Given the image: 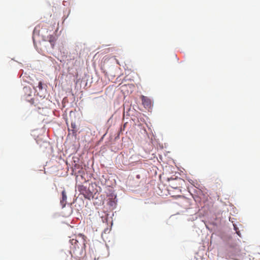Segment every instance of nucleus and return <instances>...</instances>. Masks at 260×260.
Listing matches in <instances>:
<instances>
[{"label":"nucleus","mask_w":260,"mask_h":260,"mask_svg":"<svg viewBox=\"0 0 260 260\" xmlns=\"http://www.w3.org/2000/svg\"><path fill=\"white\" fill-rule=\"evenodd\" d=\"M49 41L50 42L51 45L52 46V47L54 46V43H55V39H54V37L51 36L50 37V39L49 40Z\"/></svg>","instance_id":"obj_4"},{"label":"nucleus","mask_w":260,"mask_h":260,"mask_svg":"<svg viewBox=\"0 0 260 260\" xmlns=\"http://www.w3.org/2000/svg\"><path fill=\"white\" fill-rule=\"evenodd\" d=\"M43 83L41 81H40L39 82V84H38V88H39L40 90H42L43 88Z\"/></svg>","instance_id":"obj_6"},{"label":"nucleus","mask_w":260,"mask_h":260,"mask_svg":"<svg viewBox=\"0 0 260 260\" xmlns=\"http://www.w3.org/2000/svg\"><path fill=\"white\" fill-rule=\"evenodd\" d=\"M116 62H117V64H119V63L117 60H116Z\"/></svg>","instance_id":"obj_9"},{"label":"nucleus","mask_w":260,"mask_h":260,"mask_svg":"<svg viewBox=\"0 0 260 260\" xmlns=\"http://www.w3.org/2000/svg\"><path fill=\"white\" fill-rule=\"evenodd\" d=\"M71 127L73 128L72 131L73 134H75L76 133V131L75 130L76 128V125L75 123H71Z\"/></svg>","instance_id":"obj_5"},{"label":"nucleus","mask_w":260,"mask_h":260,"mask_svg":"<svg viewBox=\"0 0 260 260\" xmlns=\"http://www.w3.org/2000/svg\"><path fill=\"white\" fill-rule=\"evenodd\" d=\"M78 190L81 194L84 196L85 198L89 199L92 196V193L83 185H79Z\"/></svg>","instance_id":"obj_1"},{"label":"nucleus","mask_w":260,"mask_h":260,"mask_svg":"<svg viewBox=\"0 0 260 260\" xmlns=\"http://www.w3.org/2000/svg\"><path fill=\"white\" fill-rule=\"evenodd\" d=\"M38 28H40V25L36 26L35 28V30H37Z\"/></svg>","instance_id":"obj_8"},{"label":"nucleus","mask_w":260,"mask_h":260,"mask_svg":"<svg viewBox=\"0 0 260 260\" xmlns=\"http://www.w3.org/2000/svg\"><path fill=\"white\" fill-rule=\"evenodd\" d=\"M141 100L142 104L145 108H149L151 107L152 102L150 99L148 98L147 96L142 95Z\"/></svg>","instance_id":"obj_2"},{"label":"nucleus","mask_w":260,"mask_h":260,"mask_svg":"<svg viewBox=\"0 0 260 260\" xmlns=\"http://www.w3.org/2000/svg\"><path fill=\"white\" fill-rule=\"evenodd\" d=\"M236 233L240 236L241 237L240 231H236Z\"/></svg>","instance_id":"obj_7"},{"label":"nucleus","mask_w":260,"mask_h":260,"mask_svg":"<svg viewBox=\"0 0 260 260\" xmlns=\"http://www.w3.org/2000/svg\"><path fill=\"white\" fill-rule=\"evenodd\" d=\"M61 199L60 201V204L62 207L63 208L66 206L67 204V196L65 190H63L61 192Z\"/></svg>","instance_id":"obj_3"}]
</instances>
